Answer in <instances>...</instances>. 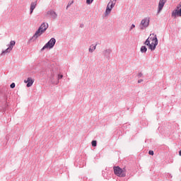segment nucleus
<instances>
[{
    "label": "nucleus",
    "instance_id": "obj_19",
    "mask_svg": "<svg viewBox=\"0 0 181 181\" xmlns=\"http://www.w3.org/2000/svg\"><path fill=\"white\" fill-rule=\"evenodd\" d=\"M142 81H144V80L139 79V80L138 81V83H142Z\"/></svg>",
    "mask_w": 181,
    "mask_h": 181
},
{
    "label": "nucleus",
    "instance_id": "obj_2",
    "mask_svg": "<svg viewBox=\"0 0 181 181\" xmlns=\"http://www.w3.org/2000/svg\"><path fill=\"white\" fill-rule=\"evenodd\" d=\"M114 173L119 177H125L127 176V169L121 168L119 166L113 167Z\"/></svg>",
    "mask_w": 181,
    "mask_h": 181
},
{
    "label": "nucleus",
    "instance_id": "obj_20",
    "mask_svg": "<svg viewBox=\"0 0 181 181\" xmlns=\"http://www.w3.org/2000/svg\"><path fill=\"white\" fill-rule=\"evenodd\" d=\"M134 28H135V25L132 24L131 26V29H134Z\"/></svg>",
    "mask_w": 181,
    "mask_h": 181
},
{
    "label": "nucleus",
    "instance_id": "obj_5",
    "mask_svg": "<svg viewBox=\"0 0 181 181\" xmlns=\"http://www.w3.org/2000/svg\"><path fill=\"white\" fill-rule=\"evenodd\" d=\"M117 2V0H113L112 1H110L108 3L106 8V15H109V13H111L112 9L115 6V3Z\"/></svg>",
    "mask_w": 181,
    "mask_h": 181
},
{
    "label": "nucleus",
    "instance_id": "obj_15",
    "mask_svg": "<svg viewBox=\"0 0 181 181\" xmlns=\"http://www.w3.org/2000/svg\"><path fill=\"white\" fill-rule=\"evenodd\" d=\"M93 1L94 0H86V4H88V5H90V4H93Z\"/></svg>",
    "mask_w": 181,
    "mask_h": 181
},
{
    "label": "nucleus",
    "instance_id": "obj_13",
    "mask_svg": "<svg viewBox=\"0 0 181 181\" xmlns=\"http://www.w3.org/2000/svg\"><path fill=\"white\" fill-rule=\"evenodd\" d=\"M146 50H148V49L146 48V47L142 46V47H141V53H146Z\"/></svg>",
    "mask_w": 181,
    "mask_h": 181
},
{
    "label": "nucleus",
    "instance_id": "obj_18",
    "mask_svg": "<svg viewBox=\"0 0 181 181\" xmlns=\"http://www.w3.org/2000/svg\"><path fill=\"white\" fill-rule=\"evenodd\" d=\"M58 78L60 79V78H63V75H58Z\"/></svg>",
    "mask_w": 181,
    "mask_h": 181
},
{
    "label": "nucleus",
    "instance_id": "obj_1",
    "mask_svg": "<svg viewBox=\"0 0 181 181\" xmlns=\"http://www.w3.org/2000/svg\"><path fill=\"white\" fill-rule=\"evenodd\" d=\"M146 46H148L151 50H155L158 46V37L155 34H151L148 39L144 42Z\"/></svg>",
    "mask_w": 181,
    "mask_h": 181
},
{
    "label": "nucleus",
    "instance_id": "obj_10",
    "mask_svg": "<svg viewBox=\"0 0 181 181\" xmlns=\"http://www.w3.org/2000/svg\"><path fill=\"white\" fill-rule=\"evenodd\" d=\"M47 15H49L51 16V18H53V19H56V18H57V14H56V12L53 11H47Z\"/></svg>",
    "mask_w": 181,
    "mask_h": 181
},
{
    "label": "nucleus",
    "instance_id": "obj_17",
    "mask_svg": "<svg viewBox=\"0 0 181 181\" xmlns=\"http://www.w3.org/2000/svg\"><path fill=\"white\" fill-rule=\"evenodd\" d=\"M148 154H149V155H151V156H153V151L150 150V151H148Z\"/></svg>",
    "mask_w": 181,
    "mask_h": 181
},
{
    "label": "nucleus",
    "instance_id": "obj_9",
    "mask_svg": "<svg viewBox=\"0 0 181 181\" xmlns=\"http://www.w3.org/2000/svg\"><path fill=\"white\" fill-rule=\"evenodd\" d=\"M165 4H166V0H160L158 4V11L160 12L162 9H163V6H165Z\"/></svg>",
    "mask_w": 181,
    "mask_h": 181
},
{
    "label": "nucleus",
    "instance_id": "obj_7",
    "mask_svg": "<svg viewBox=\"0 0 181 181\" xmlns=\"http://www.w3.org/2000/svg\"><path fill=\"white\" fill-rule=\"evenodd\" d=\"M16 42L15 41H11L10 42V45L9 47L7 48L4 52H3V53H9V52H11V50H12V49H13V46H15Z\"/></svg>",
    "mask_w": 181,
    "mask_h": 181
},
{
    "label": "nucleus",
    "instance_id": "obj_4",
    "mask_svg": "<svg viewBox=\"0 0 181 181\" xmlns=\"http://www.w3.org/2000/svg\"><path fill=\"white\" fill-rule=\"evenodd\" d=\"M56 45V39L51 38L50 40L42 48V50L45 49H52Z\"/></svg>",
    "mask_w": 181,
    "mask_h": 181
},
{
    "label": "nucleus",
    "instance_id": "obj_3",
    "mask_svg": "<svg viewBox=\"0 0 181 181\" xmlns=\"http://www.w3.org/2000/svg\"><path fill=\"white\" fill-rule=\"evenodd\" d=\"M47 28H49V24L43 23L40 25L39 29L36 31L33 37H35V39H37V37H39V36L42 35L44 33V32H46V30L47 29Z\"/></svg>",
    "mask_w": 181,
    "mask_h": 181
},
{
    "label": "nucleus",
    "instance_id": "obj_21",
    "mask_svg": "<svg viewBox=\"0 0 181 181\" xmlns=\"http://www.w3.org/2000/svg\"><path fill=\"white\" fill-rule=\"evenodd\" d=\"M139 77H142V74L141 73H140V74H139Z\"/></svg>",
    "mask_w": 181,
    "mask_h": 181
},
{
    "label": "nucleus",
    "instance_id": "obj_16",
    "mask_svg": "<svg viewBox=\"0 0 181 181\" xmlns=\"http://www.w3.org/2000/svg\"><path fill=\"white\" fill-rule=\"evenodd\" d=\"M11 88H15V83H12L10 86Z\"/></svg>",
    "mask_w": 181,
    "mask_h": 181
},
{
    "label": "nucleus",
    "instance_id": "obj_11",
    "mask_svg": "<svg viewBox=\"0 0 181 181\" xmlns=\"http://www.w3.org/2000/svg\"><path fill=\"white\" fill-rule=\"evenodd\" d=\"M36 5H37L36 1L31 3L30 13H33V11L35 10V8H36Z\"/></svg>",
    "mask_w": 181,
    "mask_h": 181
},
{
    "label": "nucleus",
    "instance_id": "obj_12",
    "mask_svg": "<svg viewBox=\"0 0 181 181\" xmlns=\"http://www.w3.org/2000/svg\"><path fill=\"white\" fill-rule=\"evenodd\" d=\"M95 47H97V45H91L89 48V52L93 53L95 50Z\"/></svg>",
    "mask_w": 181,
    "mask_h": 181
},
{
    "label": "nucleus",
    "instance_id": "obj_6",
    "mask_svg": "<svg viewBox=\"0 0 181 181\" xmlns=\"http://www.w3.org/2000/svg\"><path fill=\"white\" fill-rule=\"evenodd\" d=\"M141 28H148L149 26V18H146L143 19L140 24Z\"/></svg>",
    "mask_w": 181,
    "mask_h": 181
},
{
    "label": "nucleus",
    "instance_id": "obj_8",
    "mask_svg": "<svg viewBox=\"0 0 181 181\" xmlns=\"http://www.w3.org/2000/svg\"><path fill=\"white\" fill-rule=\"evenodd\" d=\"M24 83H27V87H32V86H33V83H35V81H33L32 78H28L27 81H24Z\"/></svg>",
    "mask_w": 181,
    "mask_h": 181
},
{
    "label": "nucleus",
    "instance_id": "obj_14",
    "mask_svg": "<svg viewBox=\"0 0 181 181\" xmlns=\"http://www.w3.org/2000/svg\"><path fill=\"white\" fill-rule=\"evenodd\" d=\"M92 146H97V141L93 140L92 141Z\"/></svg>",
    "mask_w": 181,
    "mask_h": 181
},
{
    "label": "nucleus",
    "instance_id": "obj_22",
    "mask_svg": "<svg viewBox=\"0 0 181 181\" xmlns=\"http://www.w3.org/2000/svg\"><path fill=\"white\" fill-rule=\"evenodd\" d=\"M179 155L181 156V150L179 151Z\"/></svg>",
    "mask_w": 181,
    "mask_h": 181
}]
</instances>
